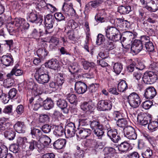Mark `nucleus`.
<instances>
[{"mask_svg":"<svg viewBox=\"0 0 158 158\" xmlns=\"http://www.w3.org/2000/svg\"><path fill=\"white\" fill-rule=\"evenodd\" d=\"M90 126L95 136L98 139H101L104 133V128L98 119H92L90 120Z\"/></svg>","mask_w":158,"mask_h":158,"instance_id":"nucleus-1","label":"nucleus"},{"mask_svg":"<svg viewBox=\"0 0 158 158\" xmlns=\"http://www.w3.org/2000/svg\"><path fill=\"white\" fill-rule=\"evenodd\" d=\"M44 66H41L36 69L34 77L37 81L39 83L44 84L48 83L50 77L48 73L46 71Z\"/></svg>","mask_w":158,"mask_h":158,"instance_id":"nucleus-2","label":"nucleus"},{"mask_svg":"<svg viewBox=\"0 0 158 158\" xmlns=\"http://www.w3.org/2000/svg\"><path fill=\"white\" fill-rule=\"evenodd\" d=\"M142 79L144 83L151 84L155 83L158 78L155 72L150 71L145 72Z\"/></svg>","mask_w":158,"mask_h":158,"instance_id":"nucleus-3","label":"nucleus"},{"mask_svg":"<svg viewBox=\"0 0 158 158\" xmlns=\"http://www.w3.org/2000/svg\"><path fill=\"white\" fill-rule=\"evenodd\" d=\"M128 103L130 106L134 108L138 107L141 102V100L138 94L135 92L130 94L127 97Z\"/></svg>","mask_w":158,"mask_h":158,"instance_id":"nucleus-4","label":"nucleus"},{"mask_svg":"<svg viewBox=\"0 0 158 158\" xmlns=\"http://www.w3.org/2000/svg\"><path fill=\"white\" fill-rule=\"evenodd\" d=\"M125 136L131 140L136 139L137 134L135 129L131 126L125 127L123 129Z\"/></svg>","mask_w":158,"mask_h":158,"instance_id":"nucleus-5","label":"nucleus"},{"mask_svg":"<svg viewBox=\"0 0 158 158\" xmlns=\"http://www.w3.org/2000/svg\"><path fill=\"white\" fill-rule=\"evenodd\" d=\"M76 131L75 124L71 122L68 123L65 128L64 135L66 138H68L74 136Z\"/></svg>","mask_w":158,"mask_h":158,"instance_id":"nucleus-6","label":"nucleus"},{"mask_svg":"<svg viewBox=\"0 0 158 158\" xmlns=\"http://www.w3.org/2000/svg\"><path fill=\"white\" fill-rule=\"evenodd\" d=\"M103 2V0H95L89 2L85 6L84 13H88L92 8L95 9L100 6Z\"/></svg>","mask_w":158,"mask_h":158,"instance_id":"nucleus-7","label":"nucleus"},{"mask_svg":"<svg viewBox=\"0 0 158 158\" xmlns=\"http://www.w3.org/2000/svg\"><path fill=\"white\" fill-rule=\"evenodd\" d=\"M112 107V104L109 103V101L106 100H102L98 102L97 108L99 111L109 110Z\"/></svg>","mask_w":158,"mask_h":158,"instance_id":"nucleus-8","label":"nucleus"},{"mask_svg":"<svg viewBox=\"0 0 158 158\" xmlns=\"http://www.w3.org/2000/svg\"><path fill=\"white\" fill-rule=\"evenodd\" d=\"M87 86L84 82L79 81L76 82L75 84V90L78 94L85 93L87 89Z\"/></svg>","mask_w":158,"mask_h":158,"instance_id":"nucleus-9","label":"nucleus"},{"mask_svg":"<svg viewBox=\"0 0 158 158\" xmlns=\"http://www.w3.org/2000/svg\"><path fill=\"white\" fill-rule=\"evenodd\" d=\"M38 141L39 142L40 146L39 147V149L41 150L49 145L51 142V140L48 136L43 134Z\"/></svg>","mask_w":158,"mask_h":158,"instance_id":"nucleus-10","label":"nucleus"},{"mask_svg":"<svg viewBox=\"0 0 158 158\" xmlns=\"http://www.w3.org/2000/svg\"><path fill=\"white\" fill-rule=\"evenodd\" d=\"M138 122L143 126H145L149 123V122L152 120L150 115L146 113H143L139 114L137 117Z\"/></svg>","mask_w":158,"mask_h":158,"instance_id":"nucleus-11","label":"nucleus"},{"mask_svg":"<svg viewBox=\"0 0 158 158\" xmlns=\"http://www.w3.org/2000/svg\"><path fill=\"white\" fill-rule=\"evenodd\" d=\"M107 135L111 140L114 143H118L121 139V137L119 135H118L116 129L109 130L107 132Z\"/></svg>","mask_w":158,"mask_h":158,"instance_id":"nucleus-12","label":"nucleus"},{"mask_svg":"<svg viewBox=\"0 0 158 158\" xmlns=\"http://www.w3.org/2000/svg\"><path fill=\"white\" fill-rule=\"evenodd\" d=\"M143 47V45L140 40H135L132 44L131 50L134 53L137 54L142 51Z\"/></svg>","mask_w":158,"mask_h":158,"instance_id":"nucleus-13","label":"nucleus"},{"mask_svg":"<svg viewBox=\"0 0 158 158\" xmlns=\"http://www.w3.org/2000/svg\"><path fill=\"white\" fill-rule=\"evenodd\" d=\"M43 16L41 15L31 13L29 15L28 20L32 23L41 24L43 21Z\"/></svg>","mask_w":158,"mask_h":158,"instance_id":"nucleus-14","label":"nucleus"},{"mask_svg":"<svg viewBox=\"0 0 158 158\" xmlns=\"http://www.w3.org/2000/svg\"><path fill=\"white\" fill-rule=\"evenodd\" d=\"M130 147V144L126 141L116 146L119 153H126L128 152L131 149Z\"/></svg>","mask_w":158,"mask_h":158,"instance_id":"nucleus-15","label":"nucleus"},{"mask_svg":"<svg viewBox=\"0 0 158 158\" xmlns=\"http://www.w3.org/2000/svg\"><path fill=\"white\" fill-rule=\"evenodd\" d=\"M2 63L6 66L12 65L13 63V59L12 56L10 54L3 56L1 58Z\"/></svg>","mask_w":158,"mask_h":158,"instance_id":"nucleus-16","label":"nucleus"},{"mask_svg":"<svg viewBox=\"0 0 158 158\" xmlns=\"http://www.w3.org/2000/svg\"><path fill=\"white\" fill-rule=\"evenodd\" d=\"M156 89L153 87H149L147 88L144 94V96L147 99L153 98L156 95Z\"/></svg>","mask_w":158,"mask_h":158,"instance_id":"nucleus-17","label":"nucleus"},{"mask_svg":"<svg viewBox=\"0 0 158 158\" xmlns=\"http://www.w3.org/2000/svg\"><path fill=\"white\" fill-rule=\"evenodd\" d=\"M91 132V130L89 129L84 128H79L78 130L77 136L82 139H85L89 136Z\"/></svg>","mask_w":158,"mask_h":158,"instance_id":"nucleus-18","label":"nucleus"},{"mask_svg":"<svg viewBox=\"0 0 158 158\" xmlns=\"http://www.w3.org/2000/svg\"><path fill=\"white\" fill-rule=\"evenodd\" d=\"M54 18L51 14H48L46 15L44 22L47 29H51L53 27V25H55V20Z\"/></svg>","mask_w":158,"mask_h":158,"instance_id":"nucleus-19","label":"nucleus"},{"mask_svg":"<svg viewBox=\"0 0 158 158\" xmlns=\"http://www.w3.org/2000/svg\"><path fill=\"white\" fill-rule=\"evenodd\" d=\"M44 67H48L52 69L56 70L59 67L58 61L55 59H52L45 64Z\"/></svg>","mask_w":158,"mask_h":158,"instance_id":"nucleus-20","label":"nucleus"},{"mask_svg":"<svg viewBox=\"0 0 158 158\" xmlns=\"http://www.w3.org/2000/svg\"><path fill=\"white\" fill-rule=\"evenodd\" d=\"M30 134L32 138L38 140V141L43 135L41 131L34 127L31 128Z\"/></svg>","mask_w":158,"mask_h":158,"instance_id":"nucleus-21","label":"nucleus"},{"mask_svg":"<svg viewBox=\"0 0 158 158\" xmlns=\"http://www.w3.org/2000/svg\"><path fill=\"white\" fill-rule=\"evenodd\" d=\"M42 45L44 46V48L42 46V48H39L37 51L38 56L40 58H44L48 54V52L46 48L47 45L45 43H43Z\"/></svg>","mask_w":158,"mask_h":158,"instance_id":"nucleus-22","label":"nucleus"},{"mask_svg":"<svg viewBox=\"0 0 158 158\" xmlns=\"http://www.w3.org/2000/svg\"><path fill=\"white\" fill-rule=\"evenodd\" d=\"M14 127L15 131L19 133H24L25 132L26 127L23 122L18 121L14 125Z\"/></svg>","mask_w":158,"mask_h":158,"instance_id":"nucleus-23","label":"nucleus"},{"mask_svg":"<svg viewBox=\"0 0 158 158\" xmlns=\"http://www.w3.org/2000/svg\"><path fill=\"white\" fill-rule=\"evenodd\" d=\"M106 36L108 39L118 34L120 32L116 28L114 27H110L105 31Z\"/></svg>","mask_w":158,"mask_h":158,"instance_id":"nucleus-24","label":"nucleus"},{"mask_svg":"<svg viewBox=\"0 0 158 158\" xmlns=\"http://www.w3.org/2000/svg\"><path fill=\"white\" fill-rule=\"evenodd\" d=\"M66 143V140L64 139H59L53 143L54 148L60 149L64 146Z\"/></svg>","mask_w":158,"mask_h":158,"instance_id":"nucleus-25","label":"nucleus"},{"mask_svg":"<svg viewBox=\"0 0 158 158\" xmlns=\"http://www.w3.org/2000/svg\"><path fill=\"white\" fill-rule=\"evenodd\" d=\"M16 134L14 131L11 129L6 131L4 132L5 137L10 140H12L15 139Z\"/></svg>","mask_w":158,"mask_h":158,"instance_id":"nucleus-26","label":"nucleus"},{"mask_svg":"<svg viewBox=\"0 0 158 158\" xmlns=\"http://www.w3.org/2000/svg\"><path fill=\"white\" fill-rule=\"evenodd\" d=\"M131 7L128 6H120L118 7V11L120 14L123 15L127 14L131 11Z\"/></svg>","mask_w":158,"mask_h":158,"instance_id":"nucleus-27","label":"nucleus"},{"mask_svg":"<svg viewBox=\"0 0 158 158\" xmlns=\"http://www.w3.org/2000/svg\"><path fill=\"white\" fill-rule=\"evenodd\" d=\"M65 130L61 126H56L53 131V134L57 136H61L64 135Z\"/></svg>","mask_w":158,"mask_h":158,"instance_id":"nucleus-28","label":"nucleus"},{"mask_svg":"<svg viewBox=\"0 0 158 158\" xmlns=\"http://www.w3.org/2000/svg\"><path fill=\"white\" fill-rule=\"evenodd\" d=\"M43 106L45 109L49 110L52 108L54 106L53 102L51 99H47L44 100Z\"/></svg>","mask_w":158,"mask_h":158,"instance_id":"nucleus-29","label":"nucleus"},{"mask_svg":"<svg viewBox=\"0 0 158 158\" xmlns=\"http://www.w3.org/2000/svg\"><path fill=\"white\" fill-rule=\"evenodd\" d=\"M127 89V84L124 80L121 81L118 84V91L124 92Z\"/></svg>","mask_w":158,"mask_h":158,"instance_id":"nucleus-30","label":"nucleus"},{"mask_svg":"<svg viewBox=\"0 0 158 158\" xmlns=\"http://www.w3.org/2000/svg\"><path fill=\"white\" fill-rule=\"evenodd\" d=\"M27 143V139L26 137H19L17 139L16 143L22 148H25Z\"/></svg>","mask_w":158,"mask_h":158,"instance_id":"nucleus-31","label":"nucleus"},{"mask_svg":"<svg viewBox=\"0 0 158 158\" xmlns=\"http://www.w3.org/2000/svg\"><path fill=\"white\" fill-rule=\"evenodd\" d=\"M56 104L58 107L61 109L62 110L66 109L68 103L65 100L59 99L57 100Z\"/></svg>","mask_w":158,"mask_h":158,"instance_id":"nucleus-32","label":"nucleus"},{"mask_svg":"<svg viewBox=\"0 0 158 158\" xmlns=\"http://www.w3.org/2000/svg\"><path fill=\"white\" fill-rule=\"evenodd\" d=\"M152 7L148 6L147 10L151 12H155L158 10V0L152 1Z\"/></svg>","mask_w":158,"mask_h":158,"instance_id":"nucleus-33","label":"nucleus"},{"mask_svg":"<svg viewBox=\"0 0 158 158\" xmlns=\"http://www.w3.org/2000/svg\"><path fill=\"white\" fill-rule=\"evenodd\" d=\"M38 141H37L35 140H31L29 142V149L30 151H33L34 149H39L40 147V144H38Z\"/></svg>","mask_w":158,"mask_h":158,"instance_id":"nucleus-34","label":"nucleus"},{"mask_svg":"<svg viewBox=\"0 0 158 158\" xmlns=\"http://www.w3.org/2000/svg\"><path fill=\"white\" fill-rule=\"evenodd\" d=\"M115 120L117 121V126L120 127H124V128L126 127V126L127 123V121L124 118H121L118 119H115Z\"/></svg>","mask_w":158,"mask_h":158,"instance_id":"nucleus-35","label":"nucleus"},{"mask_svg":"<svg viewBox=\"0 0 158 158\" xmlns=\"http://www.w3.org/2000/svg\"><path fill=\"white\" fill-rule=\"evenodd\" d=\"M158 127V123L156 121H151L148 125V128L152 131H155Z\"/></svg>","mask_w":158,"mask_h":158,"instance_id":"nucleus-36","label":"nucleus"},{"mask_svg":"<svg viewBox=\"0 0 158 158\" xmlns=\"http://www.w3.org/2000/svg\"><path fill=\"white\" fill-rule=\"evenodd\" d=\"M113 41L109 40L104 43V46L107 50H110L113 49L115 48L114 44L112 42Z\"/></svg>","mask_w":158,"mask_h":158,"instance_id":"nucleus-37","label":"nucleus"},{"mask_svg":"<svg viewBox=\"0 0 158 158\" xmlns=\"http://www.w3.org/2000/svg\"><path fill=\"white\" fill-rule=\"evenodd\" d=\"M9 125V123H6L2 118H0V131L2 132L8 129Z\"/></svg>","mask_w":158,"mask_h":158,"instance_id":"nucleus-38","label":"nucleus"},{"mask_svg":"<svg viewBox=\"0 0 158 158\" xmlns=\"http://www.w3.org/2000/svg\"><path fill=\"white\" fill-rule=\"evenodd\" d=\"M122 36H124L125 38H127V40L131 41L135 38L134 34L129 31L124 32L122 34Z\"/></svg>","mask_w":158,"mask_h":158,"instance_id":"nucleus-39","label":"nucleus"},{"mask_svg":"<svg viewBox=\"0 0 158 158\" xmlns=\"http://www.w3.org/2000/svg\"><path fill=\"white\" fill-rule=\"evenodd\" d=\"M113 69L115 73L117 74H119L123 69V65L120 63H116L114 64Z\"/></svg>","mask_w":158,"mask_h":158,"instance_id":"nucleus-40","label":"nucleus"},{"mask_svg":"<svg viewBox=\"0 0 158 158\" xmlns=\"http://www.w3.org/2000/svg\"><path fill=\"white\" fill-rule=\"evenodd\" d=\"M152 155V150L149 148L147 149L142 153V156L143 158H150Z\"/></svg>","mask_w":158,"mask_h":158,"instance_id":"nucleus-41","label":"nucleus"},{"mask_svg":"<svg viewBox=\"0 0 158 158\" xmlns=\"http://www.w3.org/2000/svg\"><path fill=\"white\" fill-rule=\"evenodd\" d=\"M99 86L98 84H92L89 86L88 89L89 93L90 94L95 92L98 89Z\"/></svg>","mask_w":158,"mask_h":158,"instance_id":"nucleus-42","label":"nucleus"},{"mask_svg":"<svg viewBox=\"0 0 158 158\" xmlns=\"http://www.w3.org/2000/svg\"><path fill=\"white\" fill-rule=\"evenodd\" d=\"M8 152V148L7 147L4 145L0 146V158L3 157Z\"/></svg>","mask_w":158,"mask_h":158,"instance_id":"nucleus-43","label":"nucleus"},{"mask_svg":"<svg viewBox=\"0 0 158 158\" xmlns=\"http://www.w3.org/2000/svg\"><path fill=\"white\" fill-rule=\"evenodd\" d=\"M42 33V31L40 29H39L38 31L34 29L31 34V35L34 38L37 39L41 36Z\"/></svg>","mask_w":158,"mask_h":158,"instance_id":"nucleus-44","label":"nucleus"},{"mask_svg":"<svg viewBox=\"0 0 158 158\" xmlns=\"http://www.w3.org/2000/svg\"><path fill=\"white\" fill-rule=\"evenodd\" d=\"M77 97L74 94H69L66 96V99L71 104H76Z\"/></svg>","mask_w":158,"mask_h":158,"instance_id":"nucleus-45","label":"nucleus"},{"mask_svg":"<svg viewBox=\"0 0 158 158\" xmlns=\"http://www.w3.org/2000/svg\"><path fill=\"white\" fill-rule=\"evenodd\" d=\"M82 65L85 69H88L89 68H93L95 66V64L93 62H89L84 61L82 62Z\"/></svg>","mask_w":158,"mask_h":158,"instance_id":"nucleus-46","label":"nucleus"},{"mask_svg":"<svg viewBox=\"0 0 158 158\" xmlns=\"http://www.w3.org/2000/svg\"><path fill=\"white\" fill-rule=\"evenodd\" d=\"M105 155L111 156L115 152V149L111 147H105L104 150Z\"/></svg>","mask_w":158,"mask_h":158,"instance_id":"nucleus-47","label":"nucleus"},{"mask_svg":"<svg viewBox=\"0 0 158 158\" xmlns=\"http://www.w3.org/2000/svg\"><path fill=\"white\" fill-rule=\"evenodd\" d=\"M90 120L88 118H81L79 119V123L81 126H85L89 125Z\"/></svg>","mask_w":158,"mask_h":158,"instance_id":"nucleus-48","label":"nucleus"},{"mask_svg":"<svg viewBox=\"0 0 158 158\" xmlns=\"http://www.w3.org/2000/svg\"><path fill=\"white\" fill-rule=\"evenodd\" d=\"M59 40L56 37H52L50 40L49 42L51 43L50 46L52 47L53 48L55 47L58 44Z\"/></svg>","mask_w":158,"mask_h":158,"instance_id":"nucleus-49","label":"nucleus"},{"mask_svg":"<svg viewBox=\"0 0 158 158\" xmlns=\"http://www.w3.org/2000/svg\"><path fill=\"white\" fill-rule=\"evenodd\" d=\"M54 17L58 21L65 20V17L64 15L61 12H57L54 14Z\"/></svg>","mask_w":158,"mask_h":158,"instance_id":"nucleus-50","label":"nucleus"},{"mask_svg":"<svg viewBox=\"0 0 158 158\" xmlns=\"http://www.w3.org/2000/svg\"><path fill=\"white\" fill-rule=\"evenodd\" d=\"M104 36L101 34H98L97 36L96 43L97 44L100 45L102 44L105 41Z\"/></svg>","mask_w":158,"mask_h":158,"instance_id":"nucleus-51","label":"nucleus"},{"mask_svg":"<svg viewBox=\"0 0 158 158\" xmlns=\"http://www.w3.org/2000/svg\"><path fill=\"white\" fill-rule=\"evenodd\" d=\"M15 75L14 73L12 72V71L11 72L8 74L6 76L7 78L6 79V82H7L8 84H9V82H10V84L12 85L13 84L14 82V80L13 79V76Z\"/></svg>","mask_w":158,"mask_h":158,"instance_id":"nucleus-52","label":"nucleus"},{"mask_svg":"<svg viewBox=\"0 0 158 158\" xmlns=\"http://www.w3.org/2000/svg\"><path fill=\"white\" fill-rule=\"evenodd\" d=\"M19 146L17 143L12 144L10 146V150L14 153H17L19 151Z\"/></svg>","mask_w":158,"mask_h":158,"instance_id":"nucleus-53","label":"nucleus"},{"mask_svg":"<svg viewBox=\"0 0 158 158\" xmlns=\"http://www.w3.org/2000/svg\"><path fill=\"white\" fill-rule=\"evenodd\" d=\"M152 102L150 100L145 101L143 103L142 107L146 110L149 109L152 105Z\"/></svg>","mask_w":158,"mask_h":158,"instance_id":"nucleus-54","label":"nucleus"},{"mask_svg":"<svg viewBox=\"0 0 158 158\" xmlns=\"http://www.w3.org/2000/svg\"><path fill=\"white\" fill-rule=\"evenodd\" d=\"M145 47L146 49V51L148 52H152L154 50V46L153 43L151 41L148 43L146 44Z\"/></svg>","mask_w":158,"mask_h":158,"instance_id":"nucleus-55","label":"nucleus"},{"mask_svg":"<svg viewBox=\"0 0 158 158\" xmlns=\"http://www.w3.org/2000/svg\"><path fill=\"white\" fill-rule=\"evenodd\" d=\"M49 87L51 88L52 90L55 91L58 89L59 88L58 84L55 82L53 81H50L49 83Z\"/></svg>","mask_w":158,"mask_h":158,"instance_id":"nucleus-56","label":"nucleus"},{"mask_svg":"<svg viewBox=\"0 0 158 158\" xmlns=\"http://www.w3.org/2000/svg\"><path fill=\"white\" fill-rule=\"evenodd\" d=\"M51 126L47 124L44 125L41 128L42 131L45 133H49L51 131Z\"/></svg>","mask_w":158,"mask_h":158,"instance_id":"nucleus-57","label":"nucleus"},{"mask_svg":"<svg viewBox=\"0 0 158 158\" xmlns=\"http://www.w3.org/2000/svg\"><path fill=\"white\" fill-rule=\"evenodd\" d=\"M140 41L142 43V44L145 45L146 44L148 43L150 41V38L148 36L145 35H143L141 36Z\"/></svg>","mask_w":158,"mask_h":158,"instance_id":"nucleus-58","label":"nucleus"},{"mask_svg":"<svg viewBox=\"0 0 158 158\" xmlns=\"http://www.w3.org/2000/svg\"><path fill=\"white\" fill-rule=\"evenodd\" d=\"M142 74L139 70H135L133 74V77L137 80H139L142 77Z\"/></svg>","mask_w":158,"mask_h":158,"instance_id":"nucleus-59","label":"nucleus"},{"mask_svg":"<svg viewBox=\"0 0 158 158\" xmlns=\"http://www.w3.org/2000/svg\"><path fill=\"white\" fill-rule=\"evenodd\" d=\"M122 36L121 35L120 32L116 35H114L112 37L108 39L109 40H111V41H113L114 42L118 41L120 40L121 39Z\"/></svg>","mask_w":158,"mask_h":158,"instance_id":"nucleus-60","label":"nucleus"},{"mask_svg":"<svg viewBox=\"0 0 158 158\" xmlns=\"http://www.w3.org/2000/svg\"><path fill=\"white\" fill-rule=\"evenodd\" d=\"M84 152L82 150L77 151L74 154L75 158H83L84 157Z\"/></svg>","mask_w":158,"mask_h":158,"instance_id":"nucleus-61","label":"nucleus"},{"mask_svg":"<svg viewBox=\"0 0 158 158\" xmlns=\"http://www.w3.org/2000/svg\"><path fill=\"white\" fill-rule=\"evenodd\" d=\"M98 56L102 59L107 58L109 56V53L107 51H102L98 54Z\"/></svg>","mask_w":158,"mask_h":158,"instance_id":"nucleus-62","label":"nucleus"},{"mask_svg":"<svg viewBox=\"0 0 158 158\" xmlns=\"http://www.w3.org/2000/svg\"><path fill=\"white\" fill-rule=\"evenodd\" d=\"M68 38L71 40H73L75 39L74 31L72 30H69L67 32Z\"/></svg>","mask_w":158,"mask_h":158,"instance_id":"nucleus-63","label":"nucleus"},{"mask_svg":"<svg viewBox=\"0 0 158 158\" xmlns=\"http://www.w3.org/2000/svg\"><path fill=\"white\" fill-rule=\"evenodd\" d=\"M17 91L16 89L14 88L10 89L8 93L10 98L12 99L14 98L16 96Z\"/></svg>","mask_w":158,"mask_h":158,"instance_id":"nucleus-64","label":"nucleus"}]
</instances>
